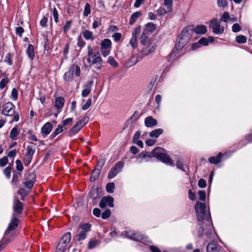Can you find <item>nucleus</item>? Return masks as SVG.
Here are the masks:
<instances>
[{
  "label": "nucleus",
  "instance_id": "obj_32",
  "mask_svg": "<svg viewBox=\"0 0 252 252\" xmlns=\"http://www.w3.org/2000/svg\"><path fill=\"white\" fill-rule=\"evenodd\" d=\"M19 133V131L18 130L17 126H16L12 129L10 133L9 137L12 140H16Z\"/></svg>",
  "mask_w": 252,
  "mask_h": 252
},
{
  "label": "nucleus",
  "instance_id": "obj_59",
  "mask_svg": "<svg viewBox=\"0 0 252 252\" xmlns=\"http://www.w3.org/2000/svg\"><path fill=\"white\" fill-rule=\"evenodd\" d=\"M18 91L15 88L13 89L11 92V97L13 100H17L18 97Z\"/></svg>",
  "mask_w": 252,
  "mask_h": 252
},
{
  "label": "nucleus",
  "instance_id": "obj_38",
  "mask_svg": "<svg viewBox=\"0 0 252 252\" xmlns=\"http://www.w3.org/2000/svg\"><path fill=\"white\" fill-rule=\"evenodd\" d=\"M63 125H59L57 128L55 129L53 133L52 134L51 137L52 138L55 137L56 136L61 133L63 131Z\"/></svg>",
  "mask_w": 252,
  "mask_h": 252
},
{
  "label": "nucleus",
  "instance_id": "obj_2",
  "mask_svg": "<svg viewBox=\"0 0 252 252\" xmlns=\"http://www.w3.org/2000/svg\"><path fill=\"white\" fill-rule=\"evenodd\" d=\"M163 149L160 147L155 148L151 154L148 153L142 152L136 158V161L140 163L143 161V160L147 158H151L155 157L162 162L168 164H172V162L170 158L166 155L162 153Z\"/></svg>",
  "mask_w": 252,
  "mask_h": 252
},
{
  "label": "nucleus",
  "instance_id": "obj_18",
  "mask_svg": "<svg viewBox=\"0 0 252 252\" xmlns=\"http://www.w3.org/2000/svg\"><path fill=\"white\" fill-rule=\"evenodd\" d=\"M220 250V248L214 242H210L207 246V252H219Z\"/></svg>",
  "mask_w": 252,
  "mask_h": 252
},
{
  "label": "nucleus",
  "instance_id": "obj_22",
  "mask_svg": "<svg viewBox=\"0 0 252 252\" xmlns=\"http://www.w3.org/2000/svg\"><path fill=\"white\" fill-rule=\"evenodd\" d=\"M83 36V37L86 39V40H93L95 38L94 35L93 34V33L92 32L86 30L82 32Z\"/></svg>",
  "mask_w": 252,
  "mask_h": 252
},
{
  "label": "nucleus",
  "instance_id": "obj_53",
  "mask_svg": "<svg viewBox=\"0 0 252 252\" xmlns=\"http://www.w3.org/2000/svg\"><path fill=\"white\" fill-rule=\"evenodd\" d=\"M230 16L229 13L227 12H224L222 15L220 20L224 21V22H227Z\"/></svg>",
  "mask_w": 252,
  "mask_h": 252
},
{
  "label": "nucleus",
  "instance_id": "obj_43",
  "mask_svg": "<svg viewBox=\"0 0 252 252\" xmlns=\"http://www.w3.org/2000/svg\"><path fill=\"white\" fill-rule=\"evenodd\" d=\"M247 38L244 35H238L236 37V41L238 43H245L246 42Z\"/></svg>",
  "mask_w": 252,
  "mask_h": 252
},
{
  "label": "nucleus",
  "instance_id": "obj_54",
  "mask_svg": "<svg viewBox=\"0 0 252 252\" xmlns=\"http://www.w3.org/2000/svg\"><path fill=\"white\" fill-rule=\"evenodd\" d=\"M92 104V100L91 98H89L87 100L86 103L82 105V109L83 110H86L88 109Z\"/></svg>",
  "mask_w": 252,
  "mask_h": 252
},
{
  "label": "nucleus",
  "instance_id": "obj_7",
  "mask_svg": "<svg viewBox=\"0 0 252 252\" xmlns=\"http://www.w3.org/2000/svg\"><path fill=\"white\" fill-rule=\"evenodd\" d=\"M112 42L109 39H104L100 43V51L102 55L106 57L108 56L111 50Z\"/></svg>",
  "mask_w": 252,
  "mask_h": 252
},
{
  "label": "nucleus",
  "instance_id": "obj_1",
  "mask_svg": "<svg viewBox=\"0 0 252 252\" xmlns=\"http://www.w3.org/2000/svg\"><path fill=\"white\" fill-rule=\"evenodd\" d=\"M194 208L199 225L198 229V236L202 237L204 234L207 238H211L214 230L209 209L206 208L205 204L198 201L196 203Z\"/></svg>",
  "mask_w": 252,
  "mask_h": 252
},
{
  "label": "nucleus",
  "instance_id": "obj_14",
  "mask_svg": "<svg viewBox=\"0 0 252 252\" xmlns=\"http://www.w3.org/2000/svg\"><path fill=\"white\" fill-rule=\"evenodd\" d=\"M23 204L18 199L17 197H15L13 202V211L17 214H20L23 211Z\"/></svg>",
  "mask_w": 252,
  "mask_h": 252
},
{
  "label": "nucleus",
  "instance_id": "obj_11",
  "mask_svg": "<svg viewBox=\"0 0 252 252\" xmlns=\"http://www.w3.org/2000/svg\"><path fill=\"white\" fill-rule=\"evenodd\" d=\"M114 198L110 196L103 197L99 203V206L101 208H104L107 205L110 207H114Z\"/></svg>",
  "mask_w": 252,
  "mask_h": 252
},
{
  "label": "nucleus",
  "instance_id": "obj_13",
  "mask_svg": "<svg viewBox=\"0 0 252 252\" xmlns=\"http://www.w3.org/2000/svg\"><path fill=\"white\" fill-rule=\"evenodd\" d=\"M36 180V176L35 173H31L28 175V177L27 178V180L25 182V186L31 189L32 188L34 183L35 182Z\"/></svg>",
  "mask_w": 252,
  "mask_h": 252
},
{
  "label": "nucleus",
  "instance_id": "obj_26",
  "mask_svg": "<svg viewBox=\"0 0 252 252\" xmlns=\"http://www.w3.org/2000/svg\"><path fill=\"white\" fill-rule=\"evenodd\" d=\"M198 41L201 46H207L209 45V42H213L214 41V39L211 36L209 37L208 38L202 37Z\"/></svg>",
  "mask_w": 252,
  "mask_h": 252
},
{
  "label": "nucleus",
  "instance_id": "obj_6",
  "mask_svg": "<svg viewBox=\"0 0 252 252\" xmlns=\"http://www.w3.org/2000/svg\"><path fill=\"white\" fill-rule=\"evenodd\" d=\"M91 227V225L90 223L80 225L78 230V233L76 235L77 240L80 241L85 240L87 237V233L90 230Z\"/></svg>",
  "mask_w": 252,
  "mask_h": 252
},
{
  "label": "nucleus",
  "instance_id": "obj_63",
  "mask_svg": "<svg viewBox=\"0 0 252 252\" xmlns=\"http://www.w3.org/2000/svg\"><path fill=\"white\" fill-rule=\"evenodd\" d=\"M8 158L6 156L3 157L0 159V166H4L8 163Z\"/></svg>",
  "mask_w": 252,
  "mask_h": 252
},
{
  "label": "nucleus",
  "instance_id": "obj_27",
  "mask_svg": "<svg viewBox=\"0 0 252 252\" xmlns=\"http://www.w3.org/2000/svg\"><path fill=\"white\" fill-rule=\"evenodd\" d=\"M100 170V168H96L93 170L91 176L90 177V180L92 182L95 181L98 177Z\"/></svg>",
  "mask_w": 252,
  "mask_h": 252
},
{
  "label": "nucleus",
  "instance_id": "obj_49",
  "mask_svg": "<svg viewBox=\"0 0 252 252\" xmlns=\"http://www.w3.org/2000/svg\"><path fill=\"white\" fill-rule=\"evenodd\" d=\"M4 62L7 63L9 65H11L12 64V61L11 59V54L10 53H7L6 55Z\"/></svg>",
  "mask_w": 252,
  "mask_h": 252
},
{
  "label": "nucleus",
  "instance_id": "obj_17",
  "mask_svg": "<svg viewBox=\"0 0 252 252\" xmlns=\"http://www.w3.org/2000/svg\"><path fill=\"white\" fill-rule=\"evenodd\" d=\"M53 126L50 123H46L41 128V134L45 137L48 135L51 131Z\"/></svg>",
  "mask_w": 252,
  "mask_h": 252
},
{
  "label": "nucleus",
  "instance_id": "obj_52",
  "mask_svg": "<svg viewBox=\"0 0 252 252\" xmlns=\"http://www.w3.org/2000/svg\"><path fill=\"white\" fill-rule=\"evenodd\" d=\"M140 32L141 26H137L132 32V36L137 37Z\"/></svg>",
  "mask_w": 252,
  "mask_h": 252
},
{
  "label": "nucleus",
  "instance_id": "obj_47",
  "mask_svg": "<svg viewBox=\"0 0 252 252\" xmlns=\"http://www.w3.org/2000/svg\"><path fill=\"white\" fill-rule=\"evenodd\" d=\"M89 117H84L80 121H79L77 124L80 125L82 127H83L88 122Z\"/></svg>",
  "mask_w": 252,
  "mask_h": 252
},
{
  "label": "nucleus",
  "instance_id": "obj_24",
  "mask_svg": "<svg viewBox=\"0 0 252 252\" xmlns=\"http://www.w3.org/2000/svg\"><path fill=\"white\" fill-rule=\"evenodd\" d=\"M207 31L206 27L202 25L197 26L194 29V32L197 34H203L205 33Z\"/></svg>",
  "mask_w": 252,
  "mask_h": 252
},
{
  "label": "nucleus",
  "instance_id": "obj_44",
  "mask_svg": "<svg viewBox=\"0 0 252 252\" xmlns=\"http://www.w3.org/2000/svg\"><path fill=\"white\" fill-rule=\"evenodd\" d=\"M99 244V242L98 240H92L89 242L88 244L89 249H92Z\"/></svg>",
  "mask_w": 252,
  "mask_h": 252
},
{
  "label": "nucleus",
  "instance_id": "obj_37",
  "mask_svg": "<svg viewBox=\"0 0 252 252\" xmlns=\"http://www.w3.org/2000/svg\"><path fill=\"white\" fill-rule=\"evenodd\" d=\"M101 18L97 17L94 19L92 27L94 29H95L101 26Z\"/></svg>",
  "mask_w": 252,
  "mask_h": 252
},
{
  "label": "nucleus",
  "instance_id": "obj_48",
  "mask_svg": "<svg viewBox=\"0 0 252 252\" xmlns=\"http://www.w3.org/2000/svg\"><path fill=\"white\" fill-rule=\"evenodd\" d=\"M35 152V150L32 149V147H28L27 152L26 154V156L30 157L32 158L33 155Z\"/></svg>",
  "mask_w": 252,
  "mask_h": 252
},
{
  "label": "nucleus",
  "instance_id": "obj_64",
  "mask_svg": "<svg viewBox=\"0 0 252 252\" xmlns=\"http://www.w3.org/2000/svg\"><path fill=\"white\" fill-rule=\"evenodd\" d=\"M198 186L201 188H203L206 186V182L204 179H201L198 181Z\"/></svg>",
  "mask_w": 252,
  "mask_h": 252
},
{
  "label": "nucleus",
  "instance_id": "obj_12",
  "mask_svg": "<svg viewBox=\"0 0 252 252\" xmlns=\"http://www.w3.org/2000/svg\"><path fill=\"white\" fill-rule=\"evenodd\" d=\"M124 235L126 237L135 241H139L143 239V235L137 232H133L132 231H125Z\"/></svg>",
  "mask_w": 252,
  "mask_h": 252
},
{
  "label": "nucleus",
  "instance_id": "obj_4",
  "mask_svg": "<svg viewBox=\"0 0 252 252\" xmlns=\"http://www.w3.org/2000/svg\"><path fill=\"white\" fill-rule=\"evenodd\" d=\"M192 32V30L189 27H186L182 30L177 42L176 48L177 50H181L189 42Z\"/></svg>",
  "mask_w": 252,
  "mask_h": 252
},
{
  "label": "nucleus",
  "instance_id": "obj_57",
  "mask_svg": "<svg viewBox=\"0 0 252 252\" xmlns=\"http://www.w3.org/2000/svg\"><path fill=\"white\" fill-rule=\"evenodd\" d=\"M16 169L17 170H18L19 171H21L23 170V164L20 160H19V159L16 160Z\"/></svg>",
  "mask_w": 252,
  "mask_h": 252
},
{
  "label": "nucleus",
  "instance_id": "obj_15",
  "mask_svg": "<svg viewBox=\"0 0 252 252\" xmlns=\"http://www.w3.org/2000/svg\"><path fill=\"white\" fill-rule=\"evenodd\" d=\"M19 220L16 218L14 214L13 215V218L11 219V222L9 224L8 227L6 230L5 233L8 234L10 231L14 230L18 225Z\"/></svg>",
  "mask_w": 252,
  "mask_h": 252
},
{
  "label": "nucleus",
  "instance_id": "obj_55",
  "mask_svg": "<svg viewBox=\"0 0 252 252\" xmlns=\"http://www.w3.org/2000/svg\"><path fill=\"white\" fill-rule=\"evenodd\" d=\"M217 4L219 7H224L227 6V2L225 0H217Z\"/></svg>",
  "mask_w": 252,
  "mask_h": 252
},
{
  "label": "nucleus",
  "instance_id": "obj_39",
  "mask_svg": "<svg viewBox=\"0 0 252 252\" xmlns=\"http://www.w3.org/2000/svg\"><path fill=\"white\" fill-rule=\"evenodd\" d=\"M91 11V6L90 4L89 3H86L83 12V16L84 17L88 16V15L90 14Z\"/></svg>",
  "mask_w": 252,
  "mask_h": 252
},
{
  "label": "nucleus",
  "instance_id": "obj_42",
  "mask_svg": "<svg viewBox=\"0 0 252 252\" xmlns=\"http://www.w3.org/2000/svg\"><path fill=\"white\" fill-rule=\"evenodd\" d=\"M157 12L158 14L160 16H162L163 15L169 13L168 9H167V10H166L165 8L163 7L162 6L160 7L157 10Z\"/></svg>",
  "mask_w": 252,
  "mask_h": 252
},
{
  "label": "nucleus",
  "instance_id": "obj_8",
  "mask_svg": "<svg viewBox=\"0 0 252 252\" xmlns=\"http://www.w3.org/2000/svg\"><path fill=\"white\" fill-rule=\"evenodd\" d=\"M124 165V163L123 161H119L117 162L115 165L109 171L108 175L109 179L114 178L119 173H120Z\"/></svg>",
  "mask_w": 252,
  "mask_h": 252
},
{
  "label": "nucleus",
  "instance_id": "obj_28",
  "mask_svg": "<svg viewBox=\"0 0 252 252\" xmlns=\"http://www.w3.org/2000/svg\"><path fill=\"white\" fill-rule=\"evenodd\" d=\"M26 52L28 54L29 58L31 60H32L34 58V52L33 45H32V44H30L28 46Z\"/></svg>",
  "mask_w": 252,
  "mask_h": 252
},
{
  "label": "nucleus",
  "instance_id": "obj_61",
  "mask_svg": "<svg viewBox=\"0 0 252 252\" xmlns=\"http://www.w3.org/2000/svg\"><path fill=\"white\" fill-rule=\"evenodd\" d=\"M71 24V21H67L66 22L65 25L63 27V32H66L70 28Z\"/></svg>",
  "mask_w": 252,
  "mask_h": 252
},
{
  "label": "nucleus",
  "instance_id": "obj_19",
  "mask_svg": "<svg viewBox=\"0 0 252 252\" xmlns=\"http://www.w3.org/2000/svg\"><path fill=\"white\" fill-rule=\"evenodd\" d=\"M93 83V80L89 81L87 82L85 85V88L82 91L81 94L83 97H86L90 93Z\"/></svg>",
  "mask_w": 252,
  "mask_h": 252
},
{
  "label": "nucleus",
  "instance_id": "obj_34",
  "mask_svg": "<svg viewBox=\"0 0 252 252\" xmlns=\"http://www.w3.org/2000/svg\"><path fill=\"white\" fill-rule=\"evenodd\" d=\"M70 68L75 75L79 77L80 74V68L79 65L74 64L70 66Z\"/></svg>",
  "mask_w": 252,
  "mask_h": 252
},
{
  "label": "nucleus",
  "instance_id": "obj_31",
  "mask_svg": "<svg viewBox=\"0 0 252 252\" xmlns=\"http://www.w3.org/2000/svg\"><path fill=\"white\" fill-rule=\"evenodd\" d=\"M142 50V53L144 55H148V54L153 52L155 50V48L153 46L149 45L146 46Z\"/></svg>",
  "mask_w": 252,
  "mask_h": 252
},
{
  "label": "nucleus",
  "instance_id": "obj_16",
  "mask_svg": "<svg viewBox=\"0 0 252 252\" xmlns=\"http://www.w3.org/2000/svg\"><path fill=\"white\" fill-rule=\"evenodd\" d=\"M144 124L147 127H153L158 125V121L153 117L148 116L145 119Z\"/></svg>",
  "mask_w": 252,
  "mask_h": 252
},
{
  "label": "nucleus",
  "instance_id": "obj_21",
  "mask_svg": "<svg viewBox=\"0 0 252 252\" xmlns=\"http://www.w3.org/2000/svg\"><path fill=\"white\" fill-rule=\"evenodd\" d=\"M142 15L141 11H137L133 13L130 18L129 23L130 25H132L137 21V20Z\"/></svg>",
  "mask_w": 252,
  "mask_h": 252
},
{
  "label": "nucleus",
  "instance_id": "obj_5",
  "mask_svg": "<svg viewBox=\"0 0 252 252\" xmlns=\"http://www.w3.org/2000/svg\"><path fill=\"white\" fill-rule=\"evenodd\" d=\"M71 238L70 232L64 234L59 241L57 248L56 252H64L68 248L69 244Z\"/></svg>",
  "mask_w": 252,
  "mask_h": 252
},
{
  "label": "nucleus",
  "instance_id": "obj_33",
  "mask_svg": "<svg viewBox=\"0 0 252 252\" xmlns=\"http://www.w3.org/2000/svg\"><path fill=\"white\" fill-rule=\"evenodd\" d=\"M73 73L70 68L68 71L66 72L63 76L64 80L66 81H70L72 80Z\"/></svg>",
  "mask_w": 252,
  "mask_h": 252
},
{
  "label": "nucleus",
  "instance_id": "obj_50",
  "mask_svg": "<svg viewBox=\"0 0 252 252\" xmlns=\"http://www.w3.org/2000/svg\"><path fill=\"white\" fill-rule=\"evenodd\" d=\"M8 82L9 80L8 78H3L0 82V88L3 89Z\"/></svg>",
  "mask_w": 252,
  "mask_h": 252
},
{
  "label": "nucleus",
  "instance_id": "obj_9",
  "mask_svg": "<svg viewBox=\"0 0 252 252\" xmlns=\"http://www.w3.org/2000/svg\"><path fill=\"white\" fill-rule=\"evenodd\" d=\"M211 25L210 27L212 29L214 33L216 34H221L223 32L224 28L221 27L220 23L217 21V19L213 18L210 21Z\"/></svg>",
  "mask_w": 252,
  "mask_h": 252
},
{
  "label": "nucleus",
  "instance_id": "obj_60",
  "mask_svg": "<svg viewBox=\"0 0 252 252\" xmlns=\"http://www.w3.org/2000/svg\"><path fill=\"white\" fill-rule=\"evenodd\" d=\"M11 168L10 166L7 167L3 171L4 175L7 178H9L11 175Z\"/></svg>",
  "mask_w": 252,
  "mask_h": 252
},
{
  "label": "nucleus",
  "instance_id": "obj_58",
  "mask_svg": "<svg viewBox=\"0 0 252 252\" xmlns=\"http://www.w3.org/2000/svg\"><path fill=\"white\" fill-rule=\"evenodd\" d=\"M111 215V211L110 210H106L104 212L101 214V218L103 219H106L108 218Z\"/></svg>",
  "mask_w": 252,
  "mask_h": 252
},
{
  "label": "nucleus",
  "instance_id": "obj_41",
  "mask_svg": "<svg viewBox=\"0 0 252 252\" xmlns=\"http://www.w3.org/2000/svg\"><path fill=\"white\" fill-rule=\"evenodd\" d=\"M114 189L115 184L114 183H109L106 185V190L108 193H113Z\"/></svg>",
  "mask_w": 252,
  "mask_h": 252
},
{
  "label": "nucleus",
  "instance_id": "obj_51",
  "mask_svg": "<svg viewBox=\"0 0 252 252\" xmlns=\"http://www.w3.org/2000/svg\"><path fill=\"white\" fill-rule=\"evenodd\" d=\"M199 199L201 201H205L206 199V193L203 190H199L198 192Z\"/></svg>",
  "mask_w": 252,
  "mask_h": 252
},
{
  "label": "nucleus",
  "instance_id": "obj_25",
  "mask_svg": "<svg viewBox=\"0 0 252 252\" xmlns=\"http://www.w3.org/2000/svg\"><path fill=\"white\" fill-rule=\"evenodd\" d=\"M64 99L63 97H58L55 102V106L57 109L62 108L64 104Z\"/></svg>",
  "mask_w": 252,
  "mask_h": 252
},
{
  "label": "nucleus",
  "instance_id": "obj_23",
  "mask_svg": "<svg viewBox=\"0 0 252 252\" xmlns=\"http://www.w3.org/2000/svg\"><path fill=\"white\" fill-rule=\"evenodd\" d=\"M222 154L221 152H220L218 155L216 157H212L209 158V161L212 164H217L221 162V158Z\"/></svg>",
  "mask_w": 252,
  "mask_h": 252
},
{
  "label": "nucleus",
  "instance_id": "obj_62",
  "mask_svg": "<svg viewBox=\"0 0 252 252\" xmlns=\"http://www.w3.org/2000/svg\"><path fill=\"white\" fill-rule=\"evenodd\" d=\"M232 30L233 32H237L241 30V28L238 24L236 23L232 26Z\"/></svg>",
  "mask_w": 252,
  "mask_h": 252
},
{
  "label": "nucleus",
  "instance_id": "obj_20",
  "mask_svg": "<svg viewBox=\"0 0 252 252\" xmlns=\"http://www.w3.org/2000/svg\"><path fill=\"white\" fill-rule=\"evenodd\" d=\"M140 43L145 46L150 45V39L145 32H143L140 38Z\"/></svg>",
  "mask_w": 252,
  "mask_h": 252
},
{
  "label": "nucleus",
  "instance_id": "obj_40",
  "mask_svg": "<svg viewBox=\"0 0 252 252\" xmlns=\"http://www.w3.org/2000/svg\"><path fill=\"white\" fill-rule=\"evenodd\" d=\"M107 63L113 67H117L118 66V63L115 61L114 58L110 56L107 60Z\"/></svg>",
  "mask_w": 252,
  "mask_h": 252
},
{
  "label": "nucleus",
  "instance_id": "obj_35",
  "mask_svg": "<svg viewBox=\"0 0 252 252\" xmlns=\"http://www.w3.org/2000/svg\"><path fill=\"white\" fill-rule=\"evenodd\" d=\"M163 4L167 7L168 12L172 11L173 0H164Z\"/></svg>",
  "mask_w": 252,
  "mask_h": 252
},
{
  "label": "nucleus",
  "instance_id": "obj_30",
  "mask_svg": "<svg viewBox=\"0 0 252 252\" xmlns=\"http://www.w3.org/2000/svg\"><path fill=\"white\" fill-rule=\"evenodd\" d=\"M82 128V127L77 123L70 129L69 131L68 135L69 136H71L77 133Z\"/></svg>",
  "mask_w": 252,
  "mask_h": 252
},
{
  "label": "nucleus",
  "instance_id": "obj_29",
  "mask_svg": "<svg viewBox=\"0 0 252 252\" xmlns=\"http://www.w3.org/2000/svg\"><path fill=\"white\" fill-rule=\"evenodd\" d=\"M163 132V130L162 128L155 129L152 130L149 134L150 137H158L160 134Z\"/></svg>",
  "mask_w": 252,
  "mask_h": 252
},
{
  "label": "nucleus",
  "instance_id": "obj_56",
  "mask_svg": "<svg viewBox=\"0 0 252 252\" xmlns=\"http://www.w3.org/2000/svg\"><path fill=\"white\" fill-rule=\"evenodd\" d=\"M18 193L21 195L22 197V199H23L24 197L26 196L28 193L26 191V190L23 189L21 188L18 191Z\"/></svg>",
  "mask_w": 252,
  "mask_h": 252
},
{
  "label": "nucleus",
  "instance_id": "obj_36",
  "mask_svg": "<svg viewBox=\"0 0 252 252\" xmlns=\"http://www.w3.org/2000/svg\"><path fill=\"white\" fill-rule=\"evenodd\" d=\"M89 197L93 199V200H94L99 198L97 190L96 189H92L89 193Z\"/></svg>",
  "mask_w": 252,
  "mask_h": 252
},
{
  "label": "nucleus",
  "instance_id": "obj_45",
  "mask_svg": "<svg viewBox=\"0 0 252 252\" xmlns=\"http://www.w3.org/2000/svg\"><path fill=\"white\" fill-rule=\"evenodd\" d=\"M156 25L152 23H148L146 25V29L148 32H153L156 30Z\"/></svg>",
  "mask_w": 252,
  "mask_h": 252
},
{
  "label": "nucleus",
  "instance_id": "obj_46",
  "mask_svg": "<svg viewBox=\"0 0 252 252\" xmlns=\"http://www.w3.org/2000/svg\"><path fill=\"white\" fill-rule=\"evenodd\" d=\"M137 37L132 36L130 41L129 44L133 48H135L137 47Z\"/></svg>",
  "mask_w": 252,
  "mask_h": 252
},
{
  "label": "nucleus",
  "instance_id": "obj_10",
  "mask_svg": "<svg viewBox=\"0 0 252 252\" xmlns=\"http://www.w3.org/2000/svg\"><path fill=\"white\" fill-rule=\"evenodd\" d=\"M2 114L5 116H13L15 113V106L12 102H8L2 106Z\"/></svg>",
  "mask_w": 252,
  "mask_h": 252
},
{
  "label": "nucleus",
  "instance_id": "obj_3",
  "mask_svg": "<svg viewBox=\"0 0 252 252\" xmlns=\"http://www.w3.org/2000/svg\"><path fill=\"white\" fill-rule=\"evenodd\" d=\"M87 61L90 65H94L96 69L100 70L103 66V61L99 53L95 52L91 45L87 46Z\"/></svg>",
  "mask_w": 252,
  "mask_h": 252
}]
</instances>
